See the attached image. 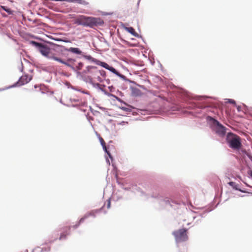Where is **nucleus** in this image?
I'll return each mask as SVG.
<instances>
[{"mask_svg": "<svg viewBox=\"0 0 252 252\" xmlns=\"http://www.w3.org/2000/svg\"><path fill=\"white\" fill-rule=\"evenodd\" d=\"M31 44L37 48L38 51L44 56L49 59H53L67 66H72L75 61V60L73 59H67L66 60L67 62L62 60L61 58L57 57L53 54L51 51L50 48L47 45L33 41L31 42Z\"/></svg>", "mask_w": 252, "mask_h": 252, "instance_id": "obj_1", "label": "nucleus"}, {"mask_svg": "<svg viewBox=\"0 0 252 252\" xmlns=\"http://www.w3.org/2000/svg\"><path fill=\"white\" fill-rule=\"evenodd\" d=\"M90 82L92 83L101 82L105 79L106 73L105 71L102 69L100 70L96 66H88L85 70L83 71Z\"/></svg>", "mask_w": 252, "mask_h": 252, "instance_id": "obj_2", "label": "nucleus"}, {"mask_svg": "<svg viewBox=\"0 0 252 252\" xmlns=\"http://www.w3.org/2000/svg\"><path fill=\"white\" fill-rule=\"evenodd\" d=\"M74 23L79 25L91 28L101 26L104 24L103 21L100 18L87 17L84 15L77 17Z\"/></svg>", "mask_w": 252, "mask_h": 252, "instance_id": "obj_3", "label": "nucleus"}, {"mask_svg": "<svg viewBox=\"0 0 252 252\" xmlns=\"http://www.w3.org/2000/svg\"><path fill=\"white\" fill-rule=\"evenodd\" d=\"M226 141L229 146L233 149L238 150L241 147V138L236 134L228 133L226 136Z\"/></svg>", "mask_w": 252, "mask_h": 252, "instance_id": "obj_4", "label": "nucleus"}, {"mask_svg": "<svg viewBox=\"0 0 252 252\" xmlns=\"http://www.w3.org/2000/svg\"><path fill=\"white\" fill-rule=\"evenodd\" d=\"M58 52L60 55H61L62 57H64V59H62V60H63L64 61H66V60L67 59H69L67 57L68 54L67 53V52H71L73 54H76V55H81L82 54V51L80 50V49L78 48H73V47H70L68 49L65 48V47L61 46L60 47V48L58 50Z\"/></svg>", "mask_w": 252, "mask_h": 252, "instance_id": "obj_5", "label": "nucleus"}, {"mask_svg": "<svg viewBox=\"0 0 252 252\" xmlns=\"http://www.w3.org/2000/svg\"><path fill=\"white\" fill-rule=\"evenodd\" d=\"M188 229L185 228L180 229L173 232L175 240L177 243L186 241L188 239L187 234Z\"/></svg>", "mask_w": 252, "mask_h": 252, "instance_id": "obj_6", "label": "nucleus"}, {"mask_svg": "<svg viewBox=\"0 0 252 252\" xmlns=\"http://www.w3.org/2000/svg\"><path fill=\"white\" fill-rule=\"evenodd\" d=\"M214 129L219 135L223 136L225 133V128L217 120L212 119Z\"/></svg>", "mask_w": 252, "mask_h": 252, "instance_id": "obj_7", "label": "nucleus"}, {"mask_svg": "<svg viewBox=\"0 0 252 252\" xmlns=\"http://www.w3.org/2000/svg\"><path fill=\"white\" fill-rule=\"evenodd\" d=\"M97 64L110 70V71H111L112 72H113V73L115 74L116 75L119 77H122L124 76L123 75L121 74L118 71H117L113 67L109 66L107 63L105 62L97 61Z\"/></svg>", "mask_w": 252, "mask_h": 252, "instance_id": "obj_8", "label": "nucleus"}, {"mask_svg": "<svg viewBox=\"0 0 252 252\" xmlns=\"http://www.w3.org/2000/svg\"><path fill=\"white\" fill-rule=\"evenodd\" d=\"M32 79V77L31 75L25 74L22 75L17 82V84L19 86H22L25 84L29 82Z\"/></svg>", "mask_w": 252, "mask_h": 252, "instance_id": "obj_9", "label": "nucleus"}, {"mask_svg": "<svg viewBox=\"0 0 252 252\" xmlns=\"http://www.w3.org/2000/svg\"><path fill=\"white\" fill-rule=\"evenodd\" d=\"M100 210H101V209L94 210H92L90 212L87 213L84 215V216L80 220L79 222L80 223V222H83L86 218H87L89 217H91V216L95 217L96 214L98 213L99 211H100Z\"/></svg>", "mask_w": 252, "mask_h": 252, "instance_id": "obj_10", "label": "nucleus"}, {"mask_svg": "<svg viewBox=\"0 0 252 252\" xmlns=\"http://www.w3.org/2000/svg\"><path fill=\"white\" fill-rule=\"evenodd\" d=\"M70 227H66L65 228V230L64 232H62L60 236L59 239L62 240L63 239H65L66 237V236L69 234V232L70 230Z\"/></svg>", "mask_w": 252, "mask_h": 252, "instance_id": "obj_11", "label": "nucleus"}, {"mask_svg": "<svg viewBox=\"0 0 252 252\" xmlns=\"http://www.w3.org/2000/svg\"><path fill=\"white\" fill-rule=\"evenodd\" d=\"M126 30L129 32V33H130L131 34H132L133 35H134V36H138V34H137V32H135L134 29L132 28V27H128V28H126Z\"/></svg>", "mask_w": 252, "mask_h": 252, "instance_id": "obj_12", "label": "nucleus"}, {"mask_svg": "<svg viewBox=\"0 0 252 252\" xmlns=\"http://www.w3.org/2000/svg\"><path fill=\"white\" fill-rule=\"evenodd\" d=\"M102 147H103V150L105 151V152L106 153H107V154L108 155L109 157L110 158H112V157H111V155H110V153H109V151H107V148H106V145H103V146H102Z\"/></svg>", "mask_w": 252, "mask_h": 252, "instance_id": "obj_13", "label": "nucleus"}, {"mask_svg": "<svg viewBox=\"0 0 252 252\" xmlns=\"http://www.w3.org/2000/svg\"><path fill=\"white\" fill-rule=\"evenodd\" d=\"M99 141L102 146H103V145H105V142L101 137H99Z\"/></svg>", "mask_w": 252, "mask_h": 252, "instance_id": "obj_14", "label": "nucleus"}, {"mask_svg": "<svg viewBox=\"0 0 252 252\" xmlns=\"http://www.w3.org/2000/svg\"><path fill=\"white\" fill-rule=\"evenodd\" d=\"M83 64L82 63H78V65L77 66L78 70L81 69L83 67Z\"/></svg>", "mask_w": 252, "mask_h": 252, "instance_id": "obj_15", "label": "nucleus"}, {"mask_svg": "<svg viewBox=\"0 0 252 252\" xmlns=\"http://www.w3.org/2000/svg\"><path fill=\"white\" fill-rule=\"evenodd\" d=\"M2 8L6 12H7L8 13H10L11 11H10V9L6 8L5 6H2Z\"/></svg>", "mask_w": 252, "mask_h": 252, "instance_id": "obj_16", "label": "nucleus"}, {"mask_svg": "<svg viewBox=\"0 0 252 252\" xmlns=\"http://www.w3.org/2000/svg\"><path fill=\"white\" fill-rule=\"evenodd\" d=\"M110 205H111V201H110V199H108L107 200V208H108V209L110 208Z\"/></svg>", "mask_w": 252, "mask_h": 252, "instance_id": "obj_17", "label": "nucleus"}, {"mask_svg": "<svg viewBox=\"0 0 252 252\" xmlns=\"http://www.w3.org/2000/svg\"><path fill=\"white\" fill-rule=\"evenodd\" d=\"M229 102L231 103V104H236L235 101L234 100H233V99H229Z\"/></svg>", "mask_w": 252, "mask_h": 252, "instance_id": "obj_18", "label": "nucleus"}, {"mask_svg": "<svg viewBox=\"0 0 252 252\" xmlns=\"http://www.w3.org/2000/svg\"><path fill=\"white\" fill-rule=\"evenodd\" d=\"M250 175H251V176L252 177V171H250Z\"/></svg>", "mask_w": 252, "mask_h": 252, "instance_id": "obj_19", "label": "nucleus"}, {"mask_svg": "<svg viewBox=\"0 0 252 252\" xmlns=\"http://www.w3.org/2000/svg\"><path fill=\"white\" fill-rule=\"evenodd\" d=\"M238 110L239 111V109H240V107L238 106V108H237Z\"/></svg>", "mask_w": 252, "mask_h": 252, "instance_id": "obj_20", "label": "nucleus"}]
</instances>
